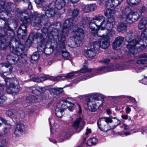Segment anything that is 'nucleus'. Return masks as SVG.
<instances>
[{
	"label": "nucleus",
	"mask_w": 147,
	"mask_h": 147,
	"mask_svg": "<svg viewBox=\"0 0 147 147\" xmlns=\"http://www.w3.org/2000/svg\"><path fill=\"white\" fill-rule=\"evenodd\" d=\"M16 46L10 47V50L12 53L7 55L6 59L8 63L11 65H14L16 64L19 61L21 55L23 52L24 49V45L22 44L20 42H16Z\"/></svg>",
	"instance_id": "f257e3e1"
},
{
	"label": "nucleus",
	"mask_w": 147,
	"mask_h": 147,
	"mask_svg": "<svg viewBox=\"0 0 147 147\" xmlns=\"http://www.w3.org/2000/svg\"><path fill=\"white\" fill-rule=\"evenodd\" d=\"M63 26L64 27L70 28L71 30L75 32V43L77 45V46H80L82 45V41L84 36L83 30L80 28L77 29L78 26L76 24L74 25L72 19L71 18L66 20L63 24Z\"/></svg>",
	"instance_id": "f03ea898"
},
{
	"label": "nucleus",
	"mask_w": 147,
	"mask_h": 147,
	"mask_svg": "<svg viewBox=\"0 0 147 147\" xmlns=\"http://www.w3.org/2000/svg\"><path fill=\"white\" fill-rule=\"evenodd\" d=\"M125 40L128 42L127 47L129 49H134L136 45L139 44L141 40L138 35L136 32L133 30H131L127 34Z\"/></svg>",
	"instance_id": "7ed1b4c3"
},
{
	"label": "nucleus",
	"mask_w": 147,
	"mask_h": 147,
	"mask_svg": "<svg viewBox=\"0 0 147 147\" xmlns=\"http://www.w3.org/2000/svg\"><path fill=\"white\" fill-rule=\"evenodd\" d=\"M17 26V24L16 22H13L10 24L5 25V26L0 28V40L1 39L5 38L6 36H10L13 35V29H15Z\"/></svg>",
	"instance_id": "20e7f679"
},
{
	"label": "nucleus",
	"mask_w": 147,
	"mask_h": 147,
	"mask_svg": "<svg viewBox=\"0 0 147 147\" xmlns=\"http://www.w3.org/2000/svg\"><path fill=\"white\" fill-rule=\"evenodd\" d=\"M15 80L13 79H6L5 84L7 86L6 91L9 94L18 93L19 91V86L15 85L14 82Z\"/></svg>",
	"instance_id": "39448f33"
},
{
	"label": "nucleus",
	"mask_w": 147,
	"mask_h": 147,
	"mask_svg": "<svg viewBox=\"0 0 147 147\" xmlns=\"http://www.w3.org/2000/svg\"><path fill=\"white\" fill-rule=\"evenodd\" d=\"M44 14H39L36 12L34 13L32 16V17L30 19V22H31L32 24L35 27H37V30L40 29L41 26V20L42 18H44Z\"/></svg>",
	"instance_id": "423d86ee"
},
{
	"label": "nucleus",
	"mask_w": 147,
	"mask_h": 147,
	"mask_svg": "<svg viewBox=\"0 0 147 147\" xmlns=\"http://www.w3.org/2000/svg\"><path fill=\"white\" fill-rule=\"evenodd\" d=\"M105 17L102 16H99L95 17L92 20L96 25L97 28L101 27L102 28H106V26L111 20V19L108 20H105Z\"/></svg>",
	"instance_id": "0eeeda50"
},
{
	"label": "nucleus",
	"mask_w": 147,
	"mask_h": 147,
	"mask_svg": "<svg viewBox=\"0 0 147 147\" xmlns=\"http://www.w3.org/2000/svg\"><path fill=\"white\" fill-rule=\"evenodd\" d=\"M42 10L45 11V18L53 17L56 13V8L53 3H50L48 5L43 6Z\"/></svg>",
	"instance_id": "6e6552de"
},
{
	"label": "nucleus",
	"mask_w": 147,
	"mask_h": 147,
	"mask_svg": "<svg viewBox=\"0 0 147 147\" xmlns=\"http://www.w3.org/2000/svg\"><path fill=\"white\" fill-rule=\"evenodd\" d=\"M91 48L87 50H84L83 51L84 55L86 57L92 58L95 56L96 51L99 49V45L96 44H95L93 42L90 45Z\"/></svg>",
	"instance_id": "1a4fd4ad"
},
{
	"label": "nucleus",
	"mask_w": 147,
	"mask_h": 147,
	"mask_svg": "<svg viewBox=\"0 0 147 147\" xmlns=\"http://www.w3.org/2000/svg\"><path fill=\"white\" fill-rule=\"evenodd\" d=\"M61 104V107L63 109L67 108L70 111H72V108L74 105V100L71 98H63L60 100L58 105Z\"/></svg>",
	"instance_id": "9d476101"
},
{
	"label": "nucleus",
	"mask_w": 147,
	"mask_h": 147,
	"mask_svg": "<svg viewBox=\"0 0 147 147\" xmlns=\"http://www.w3.org/2000/svg\"><path fill=\"white\" fill-rule=\"evenodd\" d=\"M84 68L81 69L80 71H78L79 73H85L86 72H91L92 73V74L89 75L87 76L86 77H84L82 79V80H85L87 79L90 78H91L95 76L98 74V70L96 69H92L87 68V67L88 65V63L87 62H85L84 63Z\"/></svg>",
	"instance_id": "9b49d317"
},
{
	"label": "nucleus",
	"mask_w": 147,
	"mask_h": 147,
	"mask_svg": "<svg viewBox=\"0 0 147 147\" xmlns=\"http://www.w3.org/2000/svg\"><path fill=\"white\" fill-rule=\"evenodd\" d=\"M69 29L70 30V28L64 27L63 26L62 31V35L58 38L59 44L60 45V47L63 48L65 47V42Z\"/></svg>",
	"instance_id": "f8f14e48"
},
{
	"label": "nucleus",
	"mask_w": 147,
	"mask_h": 147,
	"mask_svg": "<svg viewBox=\"0 0 147 147\" xmlns=\"http://www.w3.org/2000/svg\"><path fill=\"white\" fill-rule=\"evenodd\" d=\"M132 11L129 7H126L122 11L121 13L119 16V18L121 20L125 21L127 24L129 20V18L131 16Z\"/></svg>",
	"instance_id": "ddd939ff"
},
{
	"label": "nucleus",
	"mask_w": 147,
	"mask_h": 147,
	"mask_svg": "<svg viewBox=\"0 0 147 147\" xmlns=\"http://www.w3.org/2000/svg\"><path fill=\"white\" fill-rule=\"evenodd\" d=\"M118 67V65H116V67L113 65H111L107 67H101L98 70V74L100 73L112 71L116 70L117 68L119 70H122L126 68L125 66L123 65H120Z\"/></svg>",
	"instance_id": "4468645a"
},
{
	"label": "nucleus",
	"mask_w": 147,
	"mask_h": 147,
	"mask_svg": "<svg viewBox=\"0 0 147 147\" xmlns=\"http://www.w3.org/2000/svg\"><path fill=\"white\" fill-rule=\"evenodd\" d=\"M15 13L17 16L20 18V20L22 22L26 23L30 22L29 15L20 9L17 8Z\"/></svg>",
	"instance_id": "2eb2a0df"
},
{
	"label": "nucleus",
	"mask_w": 147,
	"mask_h": 147,
	"mask_svg": "<svg viewBox=\"0 0 147 147\" xmlns=\"http://www.w3.org/2000/svg\"><path fill=\"white\" fill-rule=\"evenodd\" d=\"M13 4L11 2H5L4 1H0V15L2 12L5 11H12L11 7Z\"/></svg>",
	"instance_id": "dca6fc26"
},
{
	"label": "nucleus",
	"mask_w": 147,
	"mask_h": 147,
	"mask_svg": "<svg viewBox=\"0 0 147 147\" xmlns=\"http://www.w3.org/2000/svg\"><path fill=\"white\" fill-rule=\"evenodd\" d=\"M93 42L95 44H97L99 45V48L100 47L104 49H108L110 45L109 38L108 37H104L101 38L100 42L98 41H95Z\"/></svg>",
	"instance_id": "f3484780"
},
{
	"label": "nucleus",
	"mask_w": 147,
	"mask_h": 147,
	"mask_svg": "<svg viewBox=\"0 0 147 147\" xmlns=\"http://www.w3.org/2000/svg\"><path fill=\"white\" fill-rule=\"evenodd\" d=\"M101 97L98 94H92L90 97L86 98V101L88 106L90 103H95L96 101H98L102 99Z\"/></svg>",
	"instance_id": "a211bd4d"
},
{
	"label": "nucleus",
	"mask_w": 147,
	"mask_h": 147,
	"mask_svg": "<svg viewBox=\"0 0 147 147\" xmlns=\"http://www.w3.org/2000/svg\"><path fill=\"white\" fill-rule=\"evenodd\" d=\"M114 20L113 19V21L109 22L106 26L107 27L106 31V32L107 34V37L108 36H112L115 34V31L113 29V25L114 24Z\"/></svg>",
	"instance_id": "6ab92c4d"
},
{
	"label": "nucleus",
	"mask_w": 147,
	"mask_h": 147,
	"mask_svg": "<svg viewBox=\"0 0 147 147\" xmlns=\"http://www.w3.org/2000/svg\"><path fill=\"white\" fill-rule=\"evenodd\" d=\"M10 39H9L8 38L1 39V40H0V49L1 50H5L7 47L10 45V47L13 46V45H11V42L10 41Z\"/></svg>",
	"instance_id": "aec40b11"
},
{
	"label": "nucleus",
	"mask_w": 147,
	"mask_h": 147,
	"mask_svg": "<svg viewBox=\"0 0 147 147\" xmlns=\"http://www.w3.org/2000/svg\"><path fill=\"white\" fill-rule=\"evenodd\" d=\"M139 11L137 10L136 12H133L131 13V16L130 17V19L129 20L127 24H131L133 22L137 21L139 19L141 15V14L139 12Z\"/></svg>",
	"instance_id": "412c9836"
},
{
	"label": "nucleus",
	"mask_w": 147,
	"mask_h": 147,
	"mask_svg": "<svg viewBox=\"0 0 147 147\" xmlns=\"http://www.w3.org/2000/svg\"><path fill=\"white\" fill-rule=\"evenodd\" d=\"M32 92L35 95H38L43 94L46 90L45 88L40 86L32 87Z\"/></svg>",
	"instance_id": "4be33fe9"
},
{
	"label": "nucleus",
	"mask_w": 147,
	"mask_h": 147,
	"mask_svg": "<svg viewBox=\"0 0 147 147\" xmlns=\"http://www.w3.org/2000/svg\"><path fill=\"white\" fill-rule=\"evenodd\" d=\"M124 40V38L122 36L117 37L113 44V48L116 49L118 47H120L122 44Z\"/></svg>",
	"instance_id": "5701e85b"
},
{
	"label": "nucleus",
	"mask_w": 147,
	"mask_h": 147,
	"mask_svg": "<svg viewBox=\"0 0 147 147\" xmlns=\"http://www.w3.org/2000/svg\"><path fill=\"white\" fill-rule=\"evenodd\" d=\"M58 30L54 29L50 31L48 34L47 35V37L48 38V40L51 41L54 38V36H57L58 33Z\"/></svg>",
	"instance_id": "b1692460"
},
{
	"label": "nucleus",
	"mask_w": 147,
	"mask_h": 147,
	"mask_svg": "<svg viewBox=\"0 0 147 147\" xmlns=\"http://www.w3.org/2000/svg\"><path fill=\"white\" fill-rule=\"evenodd\" d=\"M65 3L64 0H56L54 6L57 9L61 10L64 7Z\"/></svg>",
	"instance_id": "393cba45"
},
{
	"label": "nucleus",
	"mask_w": 147,
	"mask_h": 147,
	"mask_svg": "<svg viewBox=\"0 0 147 147\" xmlns=\"http://www.w3.org/2000/svg\"><path fill=\"white\" fill-rule=\"evenodd\" d=\"M115 13V10L109 9L108 8L106 10V11L105 12V16L109 18H110L108 19H111L110 21L111 22L113 21V19H114L113 18V17Z\"/></svg>",
	"instance_id": "a878e982"
},
{
	"label": "nucleus",
	"mask_w": 147,
	"mask_h": 147,
	"mask_svg": "<svg viewBox=\"0 0 147 147\" xmlns=\"http://www.w3.org/2000/svg\"><path fill=\"white\" fill-rule=\"evenodd\" d=\"M105 27L106 28H102L101 27H100V30L97 31H96V33H95V35L96 34L98 36L101 37V38L104 36V37H107L106 32L105 31V30H106L107 26H106Z\"/></svg>",
	"instance_id": "bb28decb"
},
{
	"label": "nucleus",
	"mask_w": 147,
	"mask_h": 147,
	"mask_svg": "<svg viewBox=\"0 0 147 147\" xmlns=\"http://www.w3.org/2000/svg\"><path fill=\"white\" fill-rule=\"evenodd\" d=\"M80 122H82L84 125V122L82 119L81 117H80L77 118L73 123L72 126L76 130L79 127V124Z\"/></svg>",
	"instance_id": "cd10ccee"
},
{
	"label": "nucleus",
	"mask_w": 147,
	"mask_h": 147,
	"mask_svg": "<svg viewBox=\"0 0 147 147\" xmlns=\"http://www.w3.org/2000/svg\"><path fill=\"white\" fill-rule=\"evenodd\" d=\"M127 29L126 24L124 23H121L118 25L117 30L119 32H124L126 31Z\"/></svg>",
	"instance_id": "c85d7f7f"
},
{
	"label": "nucleus",
	"mask_w": 147,
	"mask_h": 147,
	"mask_svg": "<svg viewBox=\"0 0 147 147\" xmlns=\"http://www.w3.org/2000/svg\"><path fill=\"white\" fill-rule=\"evenodd\" d=\"M141 40L143 42L147 44V27H146L143 31L140 36Z\"/></svg>",
	"instance_id": "c756f323"
},
{
	"label": "nucleus",
	"mask_w": 147,
	"mask_h": 147,
	"mask_svg": "<svg viewBox=\"0 0 147 147\" xmlns=\"http://www.w3.org/2000/svg\"><path fill=\"white\" fill-rule=\"evenodd\" d=\"M102 120V119L101 118L98 120L97 122V125L98 128L101 131H106L109 130V129L107 128V126H106V123H104V124H101L100 126L99 125V124L101 123V121Z\"/></svg>",
	"instance_id": "7c9ffc66"
},
{
	"label": "nucleus",
	"mask_w": 147,
	"mask_h": 147,
	"mask_svg": "<svg viewBox=\"0 0 147 147\" xmlns=\"http://www.w3.org/2000/svg\"><path fill=\"white\" fill-rule=\"evenodd\" d=\"M147 24V20L143 18L140 20L138 24V27L140 30H141L145 27Z\"/></svg>",
	"instance_id": "2f4dec72"
},
{
	"label": "nucleus",
	"mask_w": 147,
	"mask_h": 147,
	"mask_svg": "<svg viewBox=\"0 0 147 147\" xmlns=\"http://www.w3.org/2000/svg\"><path fill=\"white\" fill-rule=\"evenodd\" d=\"M141 57L142 58L137 60V63L140 64H147V54H144Z\"/></svg>",
	"instance_id": "473e14b6"
},
{
	"label": "nucleus",
	"mask_w": 147,
	"mask_h": 147,
	"mask_svg": "<svg viewBox=\"0 0 147 147\" xmlns=\"http://www.w3.org/2000/svg\"><path fill=\"white\" fill-rule=\"evenodd\" d=\"M39 57V53L38 52H35L31 56V62L34 63H36Z\"/></svg>",
	"instance_id": "72a5a7b5"
},
{
	"label": "nucleus",
	"mask_w": 147,
	"mask_h": 147,
	"mask_svg": "<svg viewBox=\"0 0 147 147\" xmlns=\"http://www.w3.org/2000/svg\"><path fill=\"white\" fill-rule=\"evenodd\" d=\"M71 135L70 132H65L62 135L59 137V140L60 142H62L65 140L69 138Z\"/></svg>",
	"instance_id": "f704fd0d"
},
{
	"label": "nucleus",
	"mask_w": 147,
	"mask_h": 147,
	"mask_svg": "<svg viewBox=\"0 0 147 147\" xmlns=\"http://www.w3.org/2000/svg\"><path fill=\"white\" fill-rule=\"evenodd\" d=\"M24 124L22 123H19L17 124L16 129L15 131V134L17 135L18 134V132H20L23 131L24 129Z\"/></svg>",
	"instance_id": "c9c22d12"
},
{
	"label": "nucleus",
	"mask_w": 147,
	"mask_h": 147,
	"mask_svg": "<svg viewBox=\"0 0 147 147\" xmlns=\"http://www.w3.org/2000/svg\"><path fill=\"white\" fill-rule=\"evenodd\" d=\"M66 109H63L61 107V108H57L55 110V114L58 117H61L63 115V112Z\"/></svg>",
	"instance_id": "e433bc0d"
},
{
	"label": "nucleus",
	"mask_w": 147,
	"mask_h": 147,
	"mask_svg": "<svg viewBox=\"0 0 147 147\" xmlns=\"http://www.w3.org/2000/svg\"><path fill=\"white\" fill-rule=\"evenodd\" d=\"M18 36L20 38L23 39L27 34L26 31H24L22 29H18L17 31Z\"/></svg>",
	"instance_id": "4c0bfd02"
},
{
	"label": "nucleus",
	"mask_w": 147,
	"mask_h": 147,
	"mask_svg": "<svg viewBox=\"0 0 147 147\" xmlns=\"http://www.w3.org/2000/svg\"><path fill=\"white\" fill-rule=\"evenodd\" d=\"M34 40V35L33 34L30 35L26 42V45L27 46L30 47L32 45Z\"/></svg>",
	"instance_id": "58836bf2"
},
{
	"label": "nucleus",
	"mask_w": 147,
	"mask_h": 147,
	"mask_svg": "<svg viewBox=\"0 0 147 147\" xmlns=\"http://www.w3.org/2000/svg\"><path fill=\"white\" fill-rule=\"evenodd\" d=\"M95 26H96V25L94 23V22H93L92 21L89 23V27L92 31V34L95 36V33H96V31H97V29H96L95 27Z\"/></svg>",
	"instance_id": "ea45409f"
},
{
	"label": "nucleus",
	"mask_w": 147,
	"mask_h": 147,
	"mask_svg": "<svg viewBox=\"0 0 147 147\" xmlns=\"http://www.w3.org/2000/svg\"><path fill=\"white\" fill-rule=\"evenodd\" d=\"M101 118L102 119V120L101 121V123L99 124V126L101 125V124H104V123H112L113 122L111 118V117H102Z\"/></svg>",
	"instance_id": "a19ab883"
},
{
	"label": "nucleus",
	"mask_w": 147,
	"mask_h": 147,
	"mask_svg": "<svg viewBox=\"0 0 147 147\" xmlns=\"http://www.w3.org/2000/svg\"><path fill=\"white\" fill-rule=\"evenodd\" d=\"M63 91L62 88H52L51 92L54 94H58Z\"/></svg>",
	"instance_id": "79ce46f5"
},
{
	"label": "nucleus",
	"mask_w": 147,
	"mask_h": 147,
	"mask_svg": "<svg viewBox=\"0 0 147 147\" xmlns=\"http://www.w3.org/2000/svg\"><path fill=\"white\" fill-rule=\"evenodd\" d=\"M61 24L60 22H55L51 24L50 26L49 27V29H50V28L51 27L52 28H54V29L59 30L61 28Z\"/></svg>",
	"instance_id": "37998d69"
},
{
	"label": "nucleus",
	"mask_w": 147,
	"mask_h": 147,
	"mask_svg": "<svg viewBox=\"0 0 147 147\" xmlns=\"http://www.w3.org/2000/svg\"><path fill=\"white\" fill-rule=\"evenodd\" d=\"M98 140L96 138H93L90 139L88 141L87 143H86V144L88 146H90L91 145L90 144V143H91L92 144L94 145L96 144Z\"/></svg>",
	"instance_id": "c03bdc74"
},
{
	"label": "nucleus",
	"mask_w": 147,
	"mask_h": 147,
	"mask_svg": "<svg viewBox=\"0 0 147 147\" xmlns=\"http://www.w3.org/2000/svg\"><path fill=\"white\" fill-rule=\"evenodd\" d=\"M5 113L8 116L10 117L14 115H17V111L15 110L11 109L7 111Z\"/></svg>",
	"instance_id": "a18cd8bd"
},
{
	"label": "nucleus",
	"mask_w": 147,
	"mask_h": 147,
	"mask_svg": "<svg viewBox=\"0 0 147 147\" xmlns=\"http://www.w3.org/2000/svg\"><path fill=\"white\" fill-rule=\"evenodd\" d=\"M48 78V76L46 75H44L43 76H40V78L38 77V78L34 80L36 82H40L42 81H44L47 80Z\"/></svg>",
	"instance_id": "49530a36"
},
{
	"label": "nucleus",
	"mask_w": 147,
	"mask_h": 147,
	"mask_svg": "<svg viewBox=\"0 0 147 147\" xmlns=\"http://www.w3.org/2000/svg\"><path fill=\"white\" fill-rule=\"evenodd\" d=\"M140 0H127V3L131 6L136 5L138 3Z\"/></svg>",
	"instance_id": "de8ad7c7"
},
{
	"label": "nucleus",
	"mask_w": 147,
	"mask_h": 147,
	"mask_svg": "<svg viewBox=\"0 0 147 147\" xmlns=\"http://www.w3.org/2000/svg\"><path fill=\"white\" fill-rule=\"evenodd\" d=\"M6 19L5 17H4L3 18H0V27H3L5 26V25L9 24L7 23H6Z\"/></svg>",
	"instance_id": "09e8293b"
},
{
	"label": "nucleus",
	"mask_w": 147,
	"mask_h": 147,
	"mask_svg": "<svg viewBox=\"0 0 147 147\" xmlns=\"http://www.w3.org/2000/svg\"><path fill=\"white\" fill-rule=\"evenodd\" d=\"M34 1L36 3L38 4H41L43 6L46 5L45 3H47L48 4V2H49V0H34Z\"/></svg>",
	"instance_id": "8fccbe9b"
},
{
	"label": "nucleus",
	"mask_w": 147,
	"mask_h": 147,
	"mask_svg": "<svg viewBox=\"0 0 147 147\" xmlns=\"http://www.w3.org/2000/svg\"><path fill=\"white\" fill-rule=\"evenodd\" d=\"M59 44V47L63 49V50L62 51V56L64 58H65L69 57V53L67 51L63 50L64 49L65 50V48H63L61 47H60V45Z\"/></svg>",
	"instance_id": "3c124183"
},
{
	"label": "nucleus",
	"mask_w": 147,
	"mask_h": 147,
	"mask_svg": "<svg viewBox=\"0 0 147 147\" xmlns=\"http://www.w3.org/2000/svg\"><path fill=\"white\" fill-rule=\"evenodd\" d=\"M44 51V53L47 55L50 54L53 52V49L51 47L45 48Z\"/></svg>",
	"instance_id": "603ef678"
},
{
	"label": "nucleus",
	"mask_w": 147,
	"mask_h": 147,
	"mask_svg": "<svg viewBox=\"0 0 147 147\" xmlns=\"http://www.w3.org/2000/svg\"><path fill=\"white\" fill-rule=\"evenodd\" d=\"M82 8L83 11L86 13H87L90 11V8L89 5H82Z\"/></svg>",
	"instance_id": "864d4df0"
},
{
	"label": "nucleus",
	"mask_w": 147,
	"mask_h": 147,
	"mask_svg": "<svg viewBox=\"0 0 147 147\" xmlns=\"http://www.w3.org/2000/svg\"><path fill=\"white\" fill-rule=\"evenodd\" d=\"M105 6L106 7H113V0H108V1L106 2Z\"/></svg>",
	"instance_id": "5fc2aeb1"
},
{
	"label": "nucleus",
	"mask_w": 147,
	"mask_h": 147,
	"mask_svg": "<svg viewBox=\"0 0 147 147\" xmlns=\"http://www.w3.org/2000/svg\"><path fill=\"white\" fill-rule=\"evenodd\" d=\"M80 12L78 9L76 8L74 9L72 12V18L76 17L78 16Z\"/></svg>",
	"instance_id": "6e6d98bb"
},
{
	"label": "nucleus",
	"mask_w": 147,
	"mask_h": 147,
	"mask_svg": "<svg viewBox=\"0 0 147 147\" xmlns=\"http://www.w3.org/2000/svg\"><path fill=\"white\" fill-rule=\"evenodd\" d=\"M29 22H27V23H25L22 22V23L20 24L18 29H22L24 31H26L27 24Z\"/></svg>",
	"instance_id": "4d7b16f0"
},
{
	"label": "nucleus",
	"mask_w": 147,
	"mask_h": 147,
	"mask_svg": "<svg viewBox=\"0 0 147 147\" xmlns=\"http://www.w3.org/2000/svg\"><path fill=\"white\" fill-rule=\"evenodd\" d=\"M35 97L34 96H28L26 99V102L27 103H30L33 101Z\"/></svg>",
	"instance_id": "13d9d810"
},
{
	"label": "nucleus",
	"mask_w": 147,
	"mask_h": 147,
	"mask_svg": "<svg viewBox=\"0 0 147 147\" xmlns=\"http://www.w3.org/2000/svg\"><path fill=\"white\" fill-rule=\"evenodd\" d=\"M90 104H92V105L90 107V108H89V110L92 112H94L96 111V103H90Z\"/></svg>",
	"instance_id": "bf43d9fd"
},
{
	"label": "nucleus",
	"mask_w": 147,
	"mask_h": 147,
	"mask_svg": "<svg viewBox=\"0 0 147 147\" xmlns=\"http://www.w3.org/2000/svg\"><path fill=\"white\" fill-rule=\"evenodd\" d=\"M63 76H58L56 77H53L51 78V80L54 81H58L61 80H64Z\"/></svg>",
	"instance_id": "052dcab7"
},
{
	"label": "nucleus",
	"mask_w": 147,
	"mask_h": 147,
	"mask_svg": "<svg viewBox=\"0 0 147 147\" xmlns=\"http://www.w3.org/2000/svg\"><path fill=\"white\" fill-rule=\"evenodd\" d=\"M123 0H113V8H115Z\"/></svg>",
	"instance_id": "680f3d73"
},
{
	"label": "nucleus",
	"mask_w": 147,
	"mask_h": 147,
	"mask_svg": "<svg viewBox=\"0 0 147 147\" xmlns=\"http://www.w3.org/2000/svg\"><path fill=\"white\" fill-rule=\"evenodd\" d=\"M89 5L90 8V11H94L96 10L97 8V6L95 4H89Z\"/></svg>",
	"instance_id": "e2e57ef3"
},
{
	"label": "nucleus",
	"mask_w": 147,
	"mask_h": 147,
	"mask_svg": "<svg viewBox=\"0 0 147 147\" xmlns=\"http://www.w3.org/2000/svg\"><path fill=\"white\" fill-rule=\"evenodd\" d=\"M74 72L71 73H67L66 75L65 76H63V77H64L63 78L64 80H65V79H70L73 76H74Z\"/></svg>",
	"instance_id": "0e129e2a"
},
{
	"label": "nucleus",
	"mask_w": 147,
	"mask_h": 147,
	"mask_svg": "<svg viewBox=\"0 0 147 147\" xmlns=\"http://www.w3.org/2000/svg\"><path fill=\"white\" fill-rule=\"evenodd\" d=\"M7 99L6 97L3 94H0V104L5 102Z\"/></svg>",
	"instance_id": "69168bd1"
},
{
	"label": "nucleus",
	"mask_w": 147,
	"mask_h": 147,
	"mask_svg": "<svg viewBox=\"0 0 147 147\" xmlns=\"http://www.w3.org/2000/svg\"><path fill=\"white\" fill-rule=\"evenodd\" d=\"M48 41H50L48 40H47L46 38H43L40 40V43L42 46H45Z\"/></svg>",
	"instance_id": "338daca9"
},
{
	"label": "nucleus",
	"mask_w": 147,
	"mask_h": 147,
	"mask_svg": "<svg viewBox=\"0 0 147 147\" xmlns=\"http://www.w3.org/2000/svg\"><path fill=\"white\" fill-rule=\"evenodd\" d=\"M138 11H140L139 12L140 13H141V15L142 13H145L147 12V9L146 7L143 6L140 10H138Z\"/></svg>",
	"instance_id": "774afa93"
}]
</instances>
